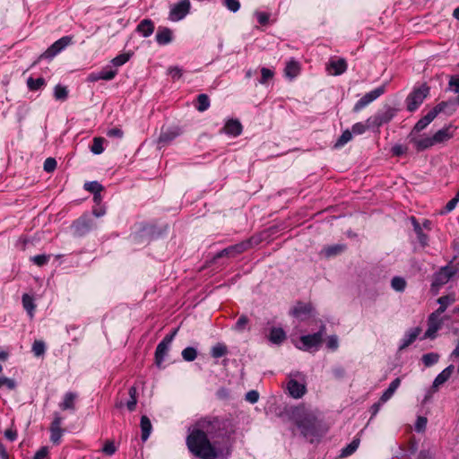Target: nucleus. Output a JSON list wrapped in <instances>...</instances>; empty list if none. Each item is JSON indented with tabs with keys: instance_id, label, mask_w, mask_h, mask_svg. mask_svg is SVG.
<instances>
[{
	"instance_id": "f257e3e1",
	"label": "nucleus",
	"mask_w": 459,
	"mask_h": 459,
	"mask_svg": "<svg viewBox=\"0 0 459 459\" xmlns=\"http://www.w3.org/2000/svg\"><path fill=\"white\" fill-rule=\"evenodd\" d=\"M234 432L228 418L205 417L190 429L186 445L192 454L201 459H226L230 454L229 438Z\"/></svg>"
},
{
	"instance_id": "f03ea898",
	"label": "nucleus",
	"mask_w": 459,
	"mask_h": 459,
	"mask_svg": "<svg viewBox=\"0 0 459 459\" xmlns=\"http://www.w3.org/2000/svg\"><path fill=\"white\" fill-rule=\"evenodd\" d=\"M287 388L291 397L296 399L302 397L306 393L304 375L300 372L290 374Z\"/></svg>"
},
{
	"instance_id": "7ed1b4c3",
	"label": "nucleus",
	"mask_w": 459,
	"mask_h": 459,
	"mask_svg": "<svg viewBox=\"0 0 459 459\" xmlns=\"http://www.w3.org/2000/svg\"><path fill=\"white\" fill-rule=\"evenodd\" d=\"M429 93V88L425 84L414 88L406 99L407 109L411 112L415 111L422 104Z\"/></svg>"
},
{
	"instance_id": "20e7f679",
	"label": "nucleus",
	"mask_w": 459,
	"mask_h": 459,
	"mask_svg": "<svg viewBox=\"0 0 459 459\" xmlns=\"http://www.w3.org/2000/svg\"><path fill=\"white\" fill-rule=\"evenodd\" d=\"M456 270L451 266H444L438 272H437L433 276V281L431 283V290L434 292H437L443 285L447 283L450 279L455 274Z\"/></svg>"
},
{
	"instance_id": "39448f33",
	"label": "nucleus",
	"mask_w": 459,
	"mask_h": 459,
	"mask_svg": "<svg viewBox=\"0 0 459 459\" xmlns=\"http://www.w3.org/2000/svg\"><path fill=\"white\" fill-rule=\"evenodd\" d=\"M190 8L191 3L189 0H180L171 5L169 19L171 22H178L188 14Z\"/></svg>"
},
{
	"instance_id": "423d86ee",
	"label": "nucleus",
	"mask_w": 459,
	"mask_h": 459,
	"mask_svg": "<svg viewBox=\"0 0 459 459\" xmlns=\"http://www.w3.org/2000/svg\"><path fill=\"white\" fill-rule=\"evenodd\" d=\"M409 139L417 152H422L436 145L433 135L430 136L426 134H414V133H410Z\"/></svg>"
},
{
	"instance_id": "0eeeda50",
	"label": "nucleus",
	"mask_w": 459,
	"mask_h": 459,
	"mask_svg": "<svg viewBox=\"0 0 459 459\" xmlns=\"http://www.w3.org/2000/svg\"><path fill=\"white\" fill-rule=\"evenodd\" d=\"M324 332L325 326H322L320 331L316 333L301 336L300 342L302 345L298 346V348L303 351H310L313 348H317L322 342Z\"/></svg>"
},
{
	"instance_id": "6e6552de",
	"label": "nucleus",
	"mask_w": 459,
	"mask_h": 459,
	"mask_svg": "<svg viewBox=\"0 0 459 459\" xmlns=\"http://www.w3.org/2000/svg\"><path fill=\"white\" fill-rule=\"evenodd\" d=\"M385 91V87L380 86L373 91L366 93L361 99H359L356 104L353 107L354 112H359L361 109H363L365 107H367L368 104L373 102L375 100H377L378 97H380L382 94H384Z\"/></svg>"
},
{
	"instance_id": "1a4fd4ad",
	"label": "nucleus",
	"mask_w": 459,
	"mask_h": 459,
	"mask_svg": "<svg viewBox=\"0 0 459 459\" xmlns=\"http://www.w3.org/2000/svg\"><path fill=\"white\" fill-rule=\"evenodd\" d=\"M73 37L65 36L54 42L42 55L46 58H51L60 53L64 48L72 44Z\"/></svg>"
},
{
	"instance_id": "9d476101",
	"label": "nucleus",
	"mask_w": 459,
	"mask_h": 459,
	"mask_svg": "<svg viewBox=\"0 0 459 459\" xmlns=\"http://www.w3.org/2000/svg\"><path fill=\"white\" fill-rule=\"evenodd\" d=\"M176 334V332H174L171 335L166 336L157 346L155 351V363L156 365L160 368L162 365V362L165 359L166 355L168 354L169 345Z\"/></svg>"
},
{
	"instance_id": "9b49d317",
	"label": "nucleus",
	"mask_w": 459,
	"mask_h": 459,
	"mask_svg": "<svg viewBox=\"0 0 459 459\" xmlns=\"http://www.w3.org/2000/svg\"><path fill=\"white\" fill-rule=\"evenodd\" d=\"M63 418L58 412L54 413V419L49 427L50 430V440L52 443L58 445L61 441V437L65 432V429L61 428Z\"/></svg>"
},
{
	"instance_id": "f8f14e48",
	"label": "nucleus",
	"mask_w": 459,
	"mask_h": 459,
	"mask_svg": "<svg viewBox=\"0 0 459 459\" xmlns=\"http://www.w3.org/2000/svg\"><path fill=\"white\" fill-rule=\"evenodd\" d=\"M440 316H441L436 312H433L429 315L428 319V329L425 333V337H435L436 333L440 329L442 325V320L440 319Z\"/></svg>"
},
{
	"instance_id": "ddd939ff",
	"label": "nucleus",
	"mask_w": 459,
	"mask_h": 459,
	"mask_svg": "<svg viewBox=\"0 0 459 459\" xmlns=\"http://www.w3.org/2000/svg\"><path fill=\"white\" fill-rule=\"evenodd\" d=\"M181 131L178 126L162 129L158 143L160 147L170 143L175 138L180 135Z\"/></svg>"
},
{
	"instance_id": "4468645a",
	"label": "nucleus",
	"mask_w": 459,
	"mask_h": 459,
	"mask_svg": "<svg viewBox=\"0 0 459 459\" xmlns=\"http://www.w3.org/2000/svg\"><path fill=\"white\" fill-rule=\"evenodd\" d=\"M249 247V242H242L239 244H236L233 246H230L227 248H224L220 253L217 254L216 257H222V256H228V257H234L238 254L243 253L246 251Z\"/></svg>"
},
{
	"instance_id": "2eb2a0df",
	"label": "nucleus",
	"mask_w": 459,
	"mask_h": 459,
	"mask_svg": "<svg viewBox=\"0 0 459 459\" xmlns=\"http://www.w3.org/2000/svg\"><path fill=\"white\" fill-rule=\"evenodd\" d=\"M454 134L455 129L452 126H448L437 131L433 134V140L435 141L436 145L445 143L454 136Z\"/></svg>"
},
{
	"instance_id": "dca6fc26",
	"label": "nucleus",
	"mask_w": 459,
	"mask_h": 459,
	"mask_svg": "<svg viewBox=\"0 0 459 459\" xmlns=\"http://www.w3.org/2000/svg\"><path fill=\"white\" fill-rule=\"evenodd\" d=\"M221 131L230 136L236 137L242 133V126L238 120L230 119L225 123Z\"/></svg>"
},
{
	"instance_id": "f3484780",
	"label": "nucleus",
	"mask_w": 459,
	"mask_h": 459,
	"mask_svg": "<svg viewBox=\"0 0 459 459\" xmlns=\"http://www.w3.org/2000/svg\"><path fill=\"white\" fill-rule=\"evenodd\" d=\"M311 311L312 307L309 303H298L291 313L295 317L304 320L310 316Z\"/></svg>"
},
{
	"instance_id": "a211bd4d",
	"label": "nucleus",
	"mask_w": 459,
	"mask_h": 459,
	"mask_svg": "<svg viewBox=\"0 0 459 459\" xmlns=\"http://www.w3.org/2000/svg\"><path fill=\"white\" fill-rule=\"evenodd\" d=\"M298 425L303 435L308 436L315 429L316 419L313 415H307L304 420H299Z\"/></svg>"
},
{
	"instance_id": "6ab92c4d",
	"label": "nucleus",
	"mask_w": 459,
	"mask_h": 459,
	"mask_svg": "<svg viewBox=\"0 0 459 459\" xmlns=\"http://www.w3.org/2000/svg\"><path fill=\"white\" fill-rule=\"evenodd\" d=\"M420 333V329L419 327L410 329L401 340V344L399 346L400 350H403L411 345Z\"/></svg>"
},
{
	"instance_id": "aec40b11",
	"label": "nucleus",
	"mask_w": 459,
	"mask_h": 459,
	"mask_svg": "<svg viewBox=\"0 0 459 459\" xmlns=\"http://www.w3.org/2000/svg\"><path fill=\"white\" fill-rule=\"evenodd\" d=\"M155 38L158 44L167 45L172 41V30L166 27H160Z\"/></svg>"
},
{
	"instance_id": "412c9836",
	"label": "nucleus",
	"mask_w": 459,
	"mask_h": 459,
	"mask_svg": "<svg viewBox=\"0 0 459 459\" xmlns=\"http://www.w3.org/2000/svg\"><path fill=\"white\" fill-rule=\"evenodd\" d=\"M347 69V64L344 59L333 60L327 66V70L333 75L343 74Z\"/></svg>"
},
{
	"instance_id": "4be33fe9",
	"label": "nucleus",
	"mask_w": 459,
	"mask_h": 459,
	"mask_svg": "<svg viewBox=\"0 0 459 459\" xmlns=\"http://www.w3.org/2000/svg\"><path fill=\"white\" fill-rule=\"evenodd\" d=\"M455 300H456V299H455V295L454 293L440 297L437 299L439 307L435 312L441 316L446 311L447 307L452 305L453 303H455Z\"/></svg>"
},
{
	"instance_id": "5701e85b",
	"label": "nucleus",
	"mask_w": 459,
	"mask_h": 459,
	"mask_svg": "<svg viewBox=\"0 0 459 459\" xmlns=\"http://www.w3.org/2000/svg\"><path fill=\"white\" fill-rule=\"evenodd\" d=\"M77 398L76 394L68 392L64 395L63 401L59 403L60 409L63 411L75 409V400Z\"/></svg>"
},
{
	"instance_id": "b1692460",
	"label": "nucleus",
	"mask_w": 459,
	"mask_h": 459,
	"mask_svg": "<svg viewBox=\"0 0 459 459\" xmlns=\"http://www.w3.org/2000/svg\"><path fill=\"white\" fill-rule=\"evenodd\" d=\"M454 371V366L449 365L441 373H439L433 382V387L438 388L441 385L446 383L451 377Z\"/></svg>"
},
{
	"instance_id": "393cba45",
	"label": "nucleus",
	"mask_w": 459,
	"mask_h": 459,
	"mask_svg": "<svg viewBox=\"0 0 459 459\" xmlns=\"http://www.w3.org/2000/svg\"><path fill=\"white\" fill-rule=\"evenodd\" d=\"M434 119L435 117L429 111L426 116L415 124L411 133H414V134H420V132L424 130Z\"/></svg>"
},
{
	"instance_id": "a878e982",
	"label": "nucleus",
	"mask_w": 459,
	"mask_h": 459,
	"mask_svg": "<svg viewBox=\"0 0 459 459\" xmlns=\"http://www.w3.org/2000/svg\"><path fill=\"white\" fill-rule=\"evenodd\" d=\"M401 385V379L399 377L395 378L391 382L388 388L383 393L380 397V403H386L395 393L398 387Z\"/></svg>"
},
{
	"instance_id": "bb28decb",
	"label": "nucleus",
	"mask_w": 459,
	"mask_h": 459,
	"mask_svg": "<svg viewBox=\"0 0 459 459\" xmlns=\"http://www.w3.org/2000/svg\"><path fill=\"white\" fill-rule=\"evenodd\" d=\"M411 222L420 244L422 247L428 246L429 238L427 234L423 233L422 227L420 226V224L417 221V220L414 217H411Z\"/></svg>"
},
{
	"instance_id": "cd10ccee",
	"label": "nucleus",
	"mask_w": 459,
	"mask_h": 459,
	"mask_svg": "<svg viewBox=\"0 0 459 459\" xmlns=\"http://www.w3.org/2000/svg\"><path fill=\"white\" fill-rule=\"evenodd\" d=\"M154 30V24L151 20L144 19L137 25V31L143 37H149Z\"/></svg>"
},
{
	"instance_id": "c85d7f7f",
	"label": "nucleus",
	"mask_w": 459,
	"mask_h": 459,
	"mask_svg": "<svg viewBox=\"0 0 459 459\" xmlns=\"http://www.w3.org/2000/svg\"><path fill=\"white\" fill-rule=\"evenodd\" d=\"M140 425L142 430V439L143 441H146L149 438L152 429L150 419L145 415L142 416Z\"/></svg>"
},
{
	"instance_id": "c756f323",
	"label": "nucleus",
	"mask_w": 459,
	"mask_h": 459,
	"mask_svg": "<svg viewBox=\"0 0 459 459\" xmlns=\"http://www.w3.org/2000/svg\"><path fill=\"white\" fill-rule=\"evenodd\" d=\"M270 341L273 343L280 344L286 339V333L281 328H273L270 333Z\"/></svg>"
},
{
	"instance_id": "7c9ffc66",
	"label": "nucleus",
	"mask_w": 459,
	"mask_h": 459,
	"mask_svg": "<svg viewBox=\"0 0 459 459\" xmlns=\"http://www.w3.org/2000/svg\"><path fill=\"white\" fill-rule=\"evenodd\" d=\"M285 75L290 78H294L299 72V65L298 62L291 60L289 61L284 69Z\"/></svg>"
},
{
	"instance_id": "2f4dec72",
	"label": "nucleus",
	"mask_w": 459,
	"mask_h": 459,
	"mask_svg": "<svg viewBox=\"0 0 459 459\" xmlns=\"http://www.w3.org/2000/svg\"><path fill=\"white\" fill-rule=\"evenodd\" d=\"M128 394H129V400L126 402V407L130 411H133L135 410L136 403H137V389L135 386H131L128 389Z\"/></svg>"
},
{
	"instance_id": "473e14b6",
	"label": "nucleus",
	"mask_w": 459,
	"mask_h": 459,
	"mask_svg": "<svg viewBox=\"0 0 459 459\" xmlns=\"http://www.w3.org/2000/svg\"><path fill=\"white\" fill-rule=\"evenodd\" d=\"M359 445V439L355 438L353 439L349 445H347L341 451V457H347L351 455H352Z\"/></svg>"
},
{
	"instance_id": "72a5a7b5",
	"label": "nucleus",
	"mask_w": 459,
	"mask_h": 459,
	"mask_svg": "<svg viewBox=\"0 0 459 459\" xmlns=\"http://www.w3.org/2000/svg\"><path fill=\"white\" fill-rule=\"evenodd\" d=\"M210 107V100L206 94H200L197 97L196 108L200 112L207 110Z\"/></svg>"
},
{
	"instance_id": "f704fd0d",
	"label": "nucleus",
	"mask_w": 459,
	"mask_h": 459,
	"mask_svg": "<svg viewBox=\"0 0 459 459\" xmlns=\"http://www.w3.org/2000/svg\"><path fill=\"white\" fill-rule=\"evenodd\" d=\"M345 247L341 244L333 245L324 248L323 253L326 257L336 255L344 250Z\"/></svg>"
},
{
	"instance_id": "c9c22d12",
	"label": "nucleus",
	"mask_w": 459,
	"mask_h": 459,
	"mask_svg": "<svg viewBox=\"0 0 459 459\" xmlns=\"http://www.w3.org/2000/svg\"><path fill=\"white\" fill-rule=\"evenodd\" d=\"M46 84L43 78L33 79L32 77L28 78L27 86L30 91H38Z\"/></svg>"
},
{
	"instance_id": "e433bc0d",
	"label": "nucleus",
	"mask_w": 459,
	"mask_h": 459,
	"mask_svg": "<svg viewBox=\"0 0 459 459\" xmlns=\"http://www.w3.org/2000/svg\"><path fill=\"white\" fill-rule=\"evenodd\" d=\"M105 139L102 137H95L91 147V152L94 154H100L104 152L103 143Z\"/></svg>"
},
{
	"instance_id": "4c0bfd02",
	"label": "nucleus",
	"mask_w": 459,
	"mask_h": 459,
	"mask_svg": "<svg viewBox=\"0 0 459 459\" xmlns=\"http://www.w3.org/2000/svg\"><path fill=\"white\" fill-rule=\"evenodd\" d=\"M391 286L396 291H403L406 287V281L402 277H394L391 281Z\"/></svg>"
},
{
	"instance_id": "58836bf2",
	"label": "nucleus",
	"mask_w": 459,
	"mask_h": 459,
	"mask_svg": "<svg viewBox=\"0 0 459 459\" xmlns=\"http://www.w3.org/2000/svg\"><path fill=\"white\" fill-rule=\"evenodd\" d=\"M54 96L57 100H65L68 96L67 88L62 85H56L54 90Z\"/></svg>"
},
{
	"instance_id": "ea45409f",
	"label": "nucleus",
	"mask_w": 459,
	"mask_h": 459,
	"mask_svg": "<svg viewBox=\"0 0 459 459\" xmlns=\"http://www.w3.org/2000/svg\"><path fill=\"white\" fill-rule=\"evenodd\" d=\"M130 56L129 53L120 54L111 60V64L116 67H119L125 65L130 59Z\"/></svg>"
},
{
	"instance_id": "a19ab883",
	"label": "nucleus",
	"mask_w": 459,
	"mask_h": 459,
	"mask_svg": "<svg viewBox=\"0 0 459 459\" xmlns=\"http://www.w3.org/2000/svg\"><path fill=\"white\" fill-rule=\"evenodd\" d=\"M100 77L103 78V80L105 81H110L112 79L115 78V76L117 75V69H113L109 66H106L104 67L100 72Z\"/></svg>"
},
{
	"instance_id": "79ce46f5",
	"label": "nucleus",
	"mask_w": 459,
	"mask_h": 459,
	"mask_svg": "<svg viewBox=\"0 0 459 459\" xmlns=\"http://www.w3.org/2000/svg\"><path fill=\"white\" fill-rule=\"evenodd\" d=\"M22 305L23 307L29 312L30 316H32V313L35 308L33 299L28 294H24L22 296Z\"/></svg>"
},
{
	"instance_id": "37998d69",
	"label": "nucleus",
	"mask_w": 459,
	"mask_h": 459,
	"mask_svg": "<svg viewBox=\"0 0 459 459\" xmlns=\"http://www.w3.org/2000/svg\"><path fill=\"white\" fill-rule=\"evenodd\" d=\"M182 357L186 361H193L197 357V351L193 347H186L182 351Z\"/></svg>"
},
{
	"instance_id": "c03bdc74",
	"label": "nucleus",
	"mask_w": 459,
	"mask_h": 459,
	"mask_svg": "<svg viewBox=\"0 0 459 459\" xmlns=\"http://www.w3.org/2000/svg\"><path fill=\"white\" fill-rule=\"evenodd\" d=\"M439 356L437 353H427L422 356V361L426 367H430L438 361Z\"/></svg>"
},
{
	"instance_id": "a18cd8bd",
	"label": "nucleus",
	"mask_w": 459,
	"mask_h": 459,
	"mask_svg": "<svg viewBox=\"0 0 459 459\" xmlns=\"http://www.w3.org/2000/svg\"><path fill=\"white\" fill-rule=\"evenodd\" d=\"M46 345L42 341H35L32 344V352L36 357H39L45 353Z\"/></svg>"
},
{
	"instance_id": "49530a36",
	"label": "nucleus",
	"mask_w": 459,
	"mask_h": 459,
	"mask_svg": "<svg viewBox=\"0 0 459 459\" xmlns=\"http://www.w3.org/2000/svg\"><path fill=\"white\" fill-rule=\"evenodd\" d=\"M352 138V133L350 130H345L342 135L339 137L335 143V147H342L347 143H349Z\"/></svg>"
},
{
	"instance_id": "de8ad7c7",
	"label": "nucleus",
	"mask_w": 459,
	"mask_h": 459,
	"mask_svg": "<svg viewBox=\"0 0 459 459\" xmlns=\"http://www.w3.org/2000/svg\"><path fill=\"white\" fill-rule=\"evenodd\" d=\"M227 353V347L224 344L218 343L212 349V356L213 358H221Z\"/></svg>"
},
{
	"instance_id": "09e8293b",
	"label": "nucleus",
	"mask_w": 459,
	"mask_h": 459,
	"mask_svg": "<svg viewBox=\"0 0 459 459\" xmlns=\"http://www.w3.org/2000/svg\"><path fill=\"white\" fill-rule=\"evenodd\" d=\"M84 188L93 194L100 193L103 189L102 186L97 181L87 182L84 185Z\"/></svg>"
},
{
	"instance_id": "8fccbe9b",
	"label": "nucleus",
	"mask_w": 459,
	"mask_h": 459,
	"mask_svg": "<svg viewBox=\"0 0 459 459\" xmlns=\"http://www.w3.org/2000/svg\"><path fill=\"white\" fill-rule=\"evenodd\" d=\"M459 202V191L456 193V195L451 199L444 207V210L441 212V213H448L452 212L457 205Z\"/></svg>"
},
{
	"instance_id": "3c124183",
	"label": "nucleus",
	"mask_w": 459,
	"mask_h": 459,
	"mask_svg": "<svg viewBox=\"0 0 459 459\" xmlns=\"http://www.w3.org/2000/svg\"><path fill=\"white\" fill-rule=\"evenodd\" d=\"M273 75H274V73L271 69L263 67L261 69V79H260L259 82L261 84H266L268 80L272 79L273 77Z\"/></svg>"
},
{
	"instance_id": "603ef678",
	"label": "nucleus",
	"mask_w": 459,
	"mask_h": 459,
	"mask_svg": "<svg viewBox=\"0 0 459 459\" xmlns=\"http://www.w3.org/2000/svg\"><path fill=\"white\" fill-rule=\"evenodd\" d=\"M368 128H369L368 122H366V124L359 122L352 126L351 133L355 134H362Z\"/></svg>"
},
{
	"instance_id": "864d4df0",
	"label": "nucleus",
	"mask_w": 459,
	"mask_h": 459,
	"mask_svg": "<svg viewBox=\"0 0 459 459\" xmlns=\"http://www.w3.org/2000/svg\"><path fill=\"white\" fill-rule=\"evenodd\" d=\"M223 4L230 12L236 13L240 8V3L238 0H223Z\"/></svg>"
},
{
	"instance_id": "5fc2aeb1",
	"label": "nucleus",
	"mask_w": 459,
	"mask_h": 459,
	"mask_svg": "<svg viewBox=\"0 0 459 459\" xmlns=\"http://www.w3.org/2000/svg\"><path fill=\"white\" fill-rule=\"evenodd\" d=\"M49 257H50L49 255H38L31 257V260L38 266H42L49 261Z\"/></svg>"
},
{
	"instance_id": "6e6d98bb",
	"label": "nucleus",
	"mask_w": 459,
	"mask_h": 459,
	"mask_svg": "<svg viewBox=\"0 0 459 459\" xmlns=\"http://www.w3.org/2000/svg\"><path fill=\"white\" fill-rule=\"evenodd\" d=\"M5 385L9 390H13L16 387V383L13 379L2 377H0V388Z\"/></svg>"
},
{
	"instance_id": "4d7b16f0",
	"label": "nucleus",
	"mask_w": 459,
	"mask_h": 459,
	"mask_svg": "<svg viewBox=\"0 0 459 459\" xmlns=\"http://www.w3.org/2000/svg\"><path fill=\"white\" fill-rule=\"evenodd\" d=\"M427 426V418L420 416L418 417L416 423H415V430L418 432H422L425 430Z\"/></svg>"
},
{
	"instance_id": "13d9d810",
	"label": "nucleus",
	"mask_w": 459,
	"mask_h": 459,
	"mask_svg": "<svg viewBox=\"0 0 459 459\" xmlns=\"http://www.w3.org/2000/svg\"><path fill=\"white\" fill-rule=\"evenodd\" d=\"M56 168V160L54 158H48L44 162V169L47 172H52Z\"/></svg>"
},
{
	"instance_id": "bf43d9fd",
	"label": "nucleus",
	"mask_w": 459,
	"mask_h": 459,
	"mask_svg": "<svg viewBox=\"0 0 459 459\" xmlns=\"http://www.w3.org/2000/svg\"><path fill=\"white\" fill-rule=\"evenodd\" d=\"M448 106V103L446 102V101H442L440 103H438L437 106H435L431 110H430V113L435 117V118L437 117V116L443 112L446 108Z\"/></svg>"
},
{
	"instance_id": "052dcab7",
	"label": "nucleus",
	"mask_w": 459,
	"mask_h": 459,
	"mask_svg": "<svg viewBox=\"0 0 459 459\" xmlns=\"http://www.w3.org/2000/svg\"><path fill=\"white\" fill-rule=\"evenodd\" d=\"M168 72L173 80H178L183 74L181 68L178 66L169 67Z\"/></svg>"
},
{
	"instance_id": "680f3d73",
	"label": "nucleus",
	"mask_w": 459,
	"mask_h": 459,
	"mask_svg": "<svg viewBox=\"0 0 459 459\" xmlns=\"http://www.w3.org/2000/svg\"><path fill=\"white\" fill-rule=\"evenodd\" d=\"M248 323V318L246 316H241L236 322L235 329L242 331Z\"/></svg>"
},
{
	"instance_id": "e2e57ef3",
	"label": "nucleus",
	"mask_w": 459,
	"mask_h": 459,
	"mask_svg": "<svg viewBox=\"0 0 459 459\" xmlns=\"http://www.w3.org/2000/svg\"><path fill=\"white\" fill-rule=\"evenodd\" d=\"M378 115L380 116L379 123L385 124L392 119L394 112L393 110L388 109L384 113H378Z\"/></svg>"
},
{
	"instance_id": "0e129e2a",
	"label": "nucleus",
	"mask_w": 459,
	"mask_h": 459,
	"mask_svg": "<svg viewBox=\"0 0 459 459\" xmlns=\"http://www.w3.org/2000/svg\"><path fill=\"white\" fill-rule=\"evenodd\" d=\"M259 399V394L258 392L255 390H251L247 393L246 394V400L249 402L250 403H255Z\"/></svg>"
},
{
	"instance_id": "69168bd1",
	"label": "nucleus",
	"mask_w": 459,
	"mask_h": 459,
	"mask_svg": "<svg viewBox=\"0 0 459 459\" xmlns=\"http://www.w3.org/2000/svg\"><path fill=\"white\" fill-rule=\"evenodd\" d=\"M102 451H103L105 454L111 455L115 454V452H116V446H115V445H114V443H113V442H111V441H108V442H106V444H105V446H104V447H103Z\"/></svg>"
},
{
	"instance_id": "338daca9",
	"label": "nucleus",
	"mask_w": 459,
	"mask_h": 459,
	"mask_svg": "<svg viewBox=\"0 0 459 459\" xmlns=\"http://www.w3.org/2000/svg\"><path fill=\"white\" fill-rule=\"evenodd\" d=\"M327 347L333 351H335L338 348V338L335 335H332L328 338Z\"/></svg>"
},
{
	"instance_id": "774afa93",
	"label": "nucleus",
	"mask_w": 459,
	"mask_h": 459,
	"mask_svg": "<svg viewBox=\"0 0 459 459\" xmlns=\"http://www.w3.org/2000/svg\"><path fill=\"white\" fill-rule=\"evenodd\" d=\"M449 86L453 88L455 92H459V75L452 76L449 81Z\"/></svg>"
}]
</instances>
